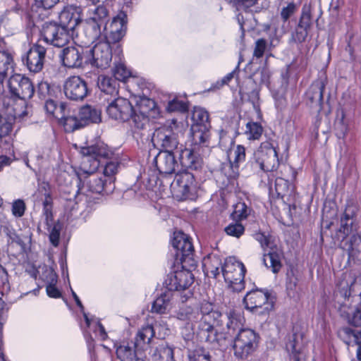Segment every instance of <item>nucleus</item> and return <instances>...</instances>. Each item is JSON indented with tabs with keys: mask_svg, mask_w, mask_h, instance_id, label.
Here are the masks:
<instances>
[{
	"mask_svg": "<svg viewBox=\"0 0 361 361\" xmlns=\"http://www.w3.org/2000/svg\"><path fill=\"white\" fill-rule=\"evenodd\" d=\"M51 88L47 82H41L38 84L37 94L42 99H47L51 94Z\"/></svg>",
	"mask_w": 361,
	"mask_h": 361,
	"instance_id": "bf43d9fd",
	"label": "nucleus"
},
{
	"mask_svg": "<svg viewBox=\"0 0 361 361\" xmlns=\"http://www.w3.org/2000/svg\"><path fill=\"white\" fill-rule=\"evenodd\" d=\"M254 156L256 163L264 171H274L279 165L276 148L269 142L261 143Z\"/></svg>",
	"mask_w": 361,
	"mask_h": 361,
	"instance_id": "ddd939ff",
	"label": "nucleus"
},
{
	"mask_svg": "<svg viewBox=\"0 0 361 361\" xmlns=\"http://www.w3.org/2000/svg\"><path fill=\"white\" fill-rule=\"evenodd\" d=\"M223 316L224 314L216 310L207 315L202 316L197 331L201 341L210 343L216 342L221 345V341L214 326V325L220 326Z\"/></svg>",
	"mask_w": 361,
	"mask_h": 361,
	"instance_id": "6e6552de",
	"label": "nucleus"
},
{
	"mask_svg": "<svg viewBox=\"0 0 361 361\" xmlns=\"http://www.w3.org/2000/svg\"><path fill=\"white\" fill-rule=\"evenodd\" d=\"M289 188L288 182L282 178H277L275 180V190L279 195L284 196Z\"/></svg>",
	"mask_w": 361,
	"mask_h": 361,
	"instance_id": "13d9d810",
	"label": "nucleus"
},
{
	"mask_svg": "<svg viewBox=\"0 0 361 361\" xmlns=\"http://www.w3.org/2000/svg\"><path fill=\"white\" fill-rule=\"evenodd\" d=\"M267 47V40L264 38L258 39L255 42V48L253 51V56L256 57L257 59L262 58L265 52Z\"/></svg>",
	"mask_w": 361,
	"mask_h": 361,
	"instance_id": "4d7b16f0",
	"label": "nucleus"
},
{
	"mask_svg": "<svg viewBox=\"0 0 361 361\" xmlns=\"http://www.w3.org/2000/svg\"><path fill=\"white\" fill-rule=\"evenodd\" d=\"M130 120L131 121L130 126L134 129L135 133H136L137 130L145 129L149 122L147 116L142 113H136L134 109Z\"/></svg>",
	"mask_w": 361,
	"mask_h": 361,
	"instance_id": "37998d69",
	"label": "nucleus"
},
{
	"mask_svg": "<svg viewBox=\"0 0 361 361\" xmlns=\"http://www.w3.org/2000/svg\"><path fill=\"white\" fill-rule=\"evenodd\" d=\"M117 357L121 361H135L140 360L135 355V350L128 345H121L116 348Z\"/></svg>",
	"mask_w": 361,
	"mask_h": 361,
	"instance_id": "4c0bfd02",
	"label": "nucleus"
},
{
	"mask_svg": "<svg viewBox=\"0 0 361 361\" xmlns=\"http://www.w3.org/2000/svg\"><path fill=\"white\" fill-rule=\"evenodd\" d=\"M50 283L47 286V295L51 298H58L61 296L60 291L56 288L57 276L53 271H49Z\"/></svg>",
	"mask_w": 361,
	"mask_h": 361,
	"instance_id": "864d4df0",
	"label": "nucleus"
},
{
	"mask_svg": "<svg viewBox=\"0 0 361 361\" xmlns=\"http://www.w3.org/2000/svg\"><path fill=\"white\" fill-rule=\"evenodd\" d=\"M149 354L152 361H175L173 348L163 341L153 344Z\"/></svg>",
	"mask_w": 361,
	"mask_h": 361,
	"instance_id": "cd10ccee",
	"label": "nucleus"
},
{
	"mask_svg": "<svg viewBox=\"0 0 361 361\" xmlns=\"http://www.w3.org/2000/svg\"><path fill=\"white\" fill-rule=\"evenodd\" d=\"M325 82L322 79H318L312 82L306 92V96L312 107L322 109Z\"/></svg>",
	"mask_w": 361,
	"mask_h": 361,
	"instance_id": "bb28decb",
	"label": "nucleus"
},
{
	"mask_svg": "<svg viewBox=\"0 0 361 361\" xmlns=\"http://www.w3.org/2000/svg\"><path fill=\"white\" fill-rule=\"evenodd\" d=\"M74 40L77 47H68L62 50L61 58L62 63L68 68H79L82 65L83 59L86 60V51L85 48L90 46H83L79 44L76 41V35Z\"/></svg>",
	"mask_w": 361,
	"mask_h": 361,
	"instance_id": "aec40b11",
	"label": "nucleus"
},
{
	"mask_svg": "<svg viewBox=\"0 0 361 361\" xmlns=\"http://www.w3.org/2000/svg\"><path fill=\"white\" fill-rule=\"evenodd\" d=\"M193 125L192 128H203V130H209L211 124L208 112L200 107H195L192 114Z\"/></svg>",
	"mask_w": 361,
	"mask_h": 361,
	"instance_id": "72a5a7b5",
	"label": "nucleus"
},
{
	"mask_svg": "<svg viewBox=\"0 0 361 361\" xmlns=\"http://www.w3.org/2000/svg\"><path fill=\"white\" fill-rule=\"evenodd\" d=\"M12 130V124L0 115V139L8 135Z\"/></svg>",
	"mask_w": 361,
	"mask_h": 361,
	"instance_id": "774afa93",
	"label": "nucleus"
},
{
	"mask_svg": "<svg viewBox=\"0 0 361 361\" xmlns=\"http://www.w3.org/2000/svg\"><path fill=\"white\" fill-rule=\"evenodd\" d=\"M171 190L173 195L178 200H184L190 198L193 190L183 184H177V181L175 180L171 184Z\"/></svg>",
	"mask_w": 361,
	"mask_h": 361,
	"instance_id": "79ce46f5",
	"label": "nucleus"
},
{
	"mask_svg": "<svg viewBox=\"0 0 361 361\" xmlns=\"http://www.w3.org/2000/svg\"><path fill=\"white\" fill-rule=\"evenodd\" d=\"M82 8L75 5H68L59 13V22L61 27L66 28L72 35H75L81 28Z\"/></svg>",
	"mask_w": 361,
	"mask_h": 361,
	"instance_id": "2eb2a0df",
	"label": "nucleus"
},
{
	"mask_svg": "<svg viewBox=\"0 0 361 361\" xmlns=\"http://www.w3.org/2000/svg\"><path fill=\"white\" fill-rule=\"evenodd\" d=\"M173 151H160L154 158L157 170L160 173L172 174L176 172L178 164Z\"/></svg>",
	"mask_w": 361,
	"mask_h": 361,
	"instance_id": "4be33fe9",
	"label": "nucleus"
},
{
	"mask_svg": "<svg viewBox=\"0 0 361 361\" xmlns=\"http://www.w3.org/2000/svg\"><path fill=\"white\" fill-rule=\"evenodd\" d=\"M174 180L177 181V184H183L193 190L195 189V178L190 172L183 171L178 173Z\"/></svg>",
	"mask_w": 361,
	"mask_h": 361,
	"instance_id": "49530a36",
	"label": "nucleus"
},
{
	"mask_svg": "<svg viewBox=\"0 0 361 361\" xmlns=\"http://www.w3.org/2000/svg\"><path fill=\"white\" fill-rule=\"evenodd\" d=\"M243 303L246 309L261 314H268L274 308V300L269 293L259 289L248 292Z\"/></svg>",
	"mask_w": 361,
	"mask_h": 361,
	"instance_id": "9d476101",
	"label": "nucleus"
},
{
	"mask_svg": "<svg viewBox=\"0 0 361 361\" xmlns=\"http://www.w3.org/2000/svg\"><path fill=\"white\" fill-rule=\"evenodd\" d=\"M195 312L194 310L189 306H183L179 308L176 313V317L181 321H193L196 319Z\"/></svg>",
	"mask_w": 361,
	"mask_h": 361,
	"instance_id": "603ef678",
	"label": "nucleus"
},
{
	"mask_svg": "<svg viewBox=\"0 0 361 361\" xmlns=\"http://www.w3.org/2000/svg\"><path fill=\"white\" fill-rule=\"evenodd\" d=\"M9 92L12 96L20 99V103L13 108L9 112L14 118H22L27 115L26 101L31 99L35 93V87L32 81L21 74L11 75L8 81Z\"/></svg>",
	"mask_w": 361,
	"mask_h": 361,
	"instance_id": "20e7f679",
	"label": "nucleus"
},
{
	"mask_svg": "<svg viewBox=\"0 0 361 361\" xmlns=\"http://www.w3.org/2000/svg\"><path fill=\"white\" fill-rule=\"evenodd\" d=\"M297 11V6L294 3H289L286 7L282 8L281 11V18L286 22L287 21L295 12Z\"/></svg>",
	"mask_w": 361,
	"mask_h": 361,
	"instance_id": "0e129e2a",
	"label": "nucleus"
},
{
	"mask_svg": "<svg viewBox=\"0 0 361 361\" xmlns=\"http://www.w3.org/2000/svg\"><path fill=\"white\" fill-rule=\"evenodd\" d=\"M63 92L67 98L73 101H82L88 94L86 81L78 75L68 77L63 84Z\"/></svg>",
	"mask_w": 361,
	"mask_h": 361,
	"instance_id": "a211bd4d",
	"label": "nucleus"
},
{
	"mask_svg": "<svg viewBox=\"0 0 361 361\" xmlns=\"http://www.w3.org/2000/svg\"><path fill=\"white\" fill-rule=\"evenodd\" d=\"M152 142L161 151H173L179 145L178 136L171 126H164L157 128L152 135Z\"/></svg>",
	"mask_w": 361,
	"mask_h": 361,
	"instance_id": "4468645a",
	"label": "nucleus"
},
{
	"mask_svg": "<svg viewBox=\"0 0 361 361\" xmlns=\"http://www.w3.org/2000/svg\"><path fill=\"white\" fill-rule=\"evenodd\" d=\"M104 100L108 103L106 111L110 118L121 121L130 120L133 108L129 100L119 97L104 98Z\"/></svg>",
	"mask_w": 361,
	"mask_h": 361,
	"instance_id": "dca6fc26",
	"label": "nucleus"
},
{
	"mask_svg": "<svg viewBox=\"0 0 361 361\" xmlns=\"http://www.w3.org/2000/svg\"><path fill=\"white\" fill-rule=\"evenodd\" d=\"M127 14L123 11H120L113 18L109 27V42L116 43L124 37L127 30Z\"/></svg>",
	"mask_w": 361,
	"mask_h": 361,
	"instance_id": "5701e85b",
	"label": "nucleus"
},
{
	"mask_svg": "<svg viewBox=\"0 0 361 361\" xmlns=\"http://www.w3.org/2000/svg\"><path fill=\"white\" fill-rule=\"evenodd\" d=\"M62 226L58 221L51 226H47V230L49 232V238L51 243L54 246H58L60 239V233Z\"/></svg>",
	"mask_w": 361,
	"mask_h": 361,
	"instance_id": "8fccbe9b",
	"label": "nucleus"
},
{
	"mask_svg": "<svg viewBox=\"0 0 361 361\" xmlns=\"http://www.w3.org/2000/svg\"><path fill=\"white\" fill-rule=\"evenodd\" d=\"M4 232L6 233L8 238V243L13 244L16 243L20 246H23L24 243L20 237L16 233V231L9 227H5Z\"/></svg>",
	"mask_w": 361,
	"mask_h": 361,
	"instance_id": "6e6d98bb",
	"label": "nucleus"
},
{
	"mask_svg": "<svg viewBox=\"0 0 361 361\" xmlns=\"http://www.w3.org/2000/svg\"><path fill=\"white\" fill-rule=\"evenodd\" d=\"M176 153L178 154L180 164L184 171L186 169L197 170L201 168L202 159L195 149L182 148V146Z\"/></svg>",
	"mask_w": 361,
	"mask_h": 361,
	"instance_id": "b1692460",
	"label": "nucleus"
},
{
	"mask_svg": "<svg viewBox=\"0 0 361 361\" xmlns=\"http://www.w3.org/2000/svg\"><path fill=\"white\" fill-rule=\"evenodd\" d=\"M242 322L240 315L234 310H230L223 316V321L220 327H221L222 332L219 334V338L221 341V345L224 341H233L234 336L238 334L241 328Z\"/></svg>",
	"mask_w": 361,
	"mask_h": 361,
	"instance_id": "f3484780",
	"label": "nucleus"
},
{
	"mask_svg": "<svg viewBox=\"0 0 361 361\" xmlns=\"http://www.w3.org/2000/svg\"><path fill=\"white\" fill-rule=\"evenodd\" d=\"M109 20V11L103 4L89 7L87 18L76 33V41L79 44L90 46L102 35V29L106 30Z\"/></svg>",
	"mask_w": 361,
	"mask_h": 361,
	"instance_id": "f257e3e1",
	"label": "nucleus"
},
{
	"mask_svg": "<svg viewBox=\"0 0 361 361\" xmlns=\"http://www.w3.org/2000/svg\"><path fill=\"white\" fill-rule=\"evenodd\" d=\"M339 293L343 298L338 301V311L348 324L361 326V283L354 281L348 289H341Z\"/></svg>",
	"mask_w": 361,
	"mask_h": 361,
	"instance_id": "f03ea898",
	"label": "nucleus"
},
{
	"mask_svg": "<svg viewBox=\"0 0 361 361\" xmlns=\"http://www.w3.org/2000/svg\"><path fill=\"white\" fill-rule=\"evenodd\" d=\"M118 164L114 161L107 162L103 171V177L107 180L111 179L113 181L112 176L116 174L117 171Z\"/></svg>",
	"mask_w": 361,
	"mask_h": 361,
	"instance_id": "052dcab7",
	"label": "nucleus"
},
{
	"mask_svg": "<svg viewBox=\"0 0 361 361\" xmlns=\"http://www.w3.org/2000/svg\"><path fill=\"white\" fill-rule=\"evenodd\" d=\"M169 111H185L187 110L188 106L184 102L178 99H173L170 101L166 107Z\"/></svg>",
	"mask_w": 361,
	"mask_h": 361,
	"instance_id": "e2e57ef3",
	"label": "nucleus"
},
{
	"mask_svg": "<svg viewBox=\"0 0 361 361\" xmlns=\"http://www.w3.org/2000/svg\"><path fill=\"white\" fill-rule=\"evenodd\" d=\"M245 135L248 140H259L262 134L263 128L257 122H248L246 124Z\"/></svg>",
	"mask_w": 361,
	"mask_h": 361,
	"instance_id": "c03bdc74",
	"label": "nucleus"
},
{
	"mask_svg": "<svg viewBox=\"0 0 361 361\" xmlns=\"http://www.w3.org/2000/svg\"><path fill=\"white\" fill-rule=\"evenodd\" d=\"M339 336L345 340V342L349 345L350 343L354 342L356 345H361V331H355L349 327H344L339 330Z\"/></svg>",
	"mask_w": 361,
	"mask_h": 361,
	"instance_id": "c9c22d12",
	"label": "nucleus"
},
{
	"mask_svg": "<svg viewBox=\"0 0 361 361\" xmlns=\"http://www.w3.org/2000/svg\"><path fill=\"white\" fill-rule=\"evenodd\" d=\"M192 140L197 144H202L206 142L208 138L209 130H203V128H192Z\"/></svg>",
	"mask_w": 361,
	"mask_h": 361,
	"instance_id": "5fc2aeb1",
	"label": "nucleus"
},
{
	"mask_svg": "<svg viewBox=\"0 0 361 361\" xmlns=\"http://www.w3.org/2000/svg\"><path fill=\"white\" fill-rule=\"evenodd\" d=\"M112 60V51L109 41H100L90 50L86 51L85 63L97 68L105 69L109 67Z\"/></svg>",
	"mask_w": 361,
	"mask_h": 361,
	"instance_id": "9b49d317",
	"label": "nucleus"
},
{
	"mask_svg": "<svg viewBox=\"0 0 361 361\" xmlns=\"http://www.w3.org/2000/svg\"><path fill=\"white\" fill-rule=\"evenodd\" d=\"M233 161H230L229 166L231 172H226L227 176L231 178H235L239 174V164L245 161V148L241 145H238L233 151Z\"/></svg>",
	"mask_w": 361,
	"mask_h": 361,
	"instance_id": "2f4dec72",
	"label": "nucleus"
},
{
	"mask_svg": "<svg viewBox=\"0 0 361 361\" xmlns=\"http://www.w3.org/2000/svg\"><path fill=\"white\" fill-rule=\"evenodd\" d=\"M286 348L290 353V359L293 361H300L304 348L303 334L294 328L293 333L289 336Z\"/></svg>",
	"mask_w": 361,
	"mask_h": 361,
	"instance_id": "a878e982",
	"label": "nucleus"
},
{
	"mask_svg": "<svg viewBox=\"0 0 361 361\" xmlns=\"http://www.w3.org/2000/svg\"><path fill=\"white\" fill-rule=\"evenodd\" d=\"M53 202L51 196L47 194L45 196V199L43 202V213L42 216L44 220L46 226H51L55 222H54L53 213Z\"/></svg>",
	"mask_w": 361,
	"mask_h": 361,
	"instance_id": "ea45409f",
	"label": "nucleus"
},
{
	"mask_svg": "<svg viewBox=\"0 0 361 361\" xmlns=\"http://www.w3.org/2000/svg\"><path fill=\"white\" fill-rule=\"evenodd\" d=\"M41 34L45 42L56 47L66 46L73 36L66 28L61 27L54 21L44 23Z\"/></svg>",
	"mask_w": 361,
	"mask_h": 361,
	"instance_id": "f8f14e48",
	"label": "nucleus"
},
{
	"mask_svg": "<svg viewBox=\"0 0 361 361\" xmlns=\"http://www.w3.org/2000/svg\"><path fill=\"white\" fill-rule=\"evenodd\" d=\"M173 294L167 290L161 294L152 303L151 312L157 314H165L171 308V301Z\"/></svg>",
	"mask_w": 361,
	"mask_h": 361,
	"instance_id": "473e14b6",
	"label": "nucleus"
},
{
	"mask_svg": "<svg viewBox=\"0 0 361 361\" xmlns=\"http://www.w3.org/2000/svg\"><path fill=\"white\" fill-rule=\"evenodd\" d=\"M86 184L90 191L94 193H111L114 189V181L107 180L102 176L92 175L86 180Z\"/></svg>",
	"mask_w": 361,
	"mask_h": 361,
	"instance_id": "393cba45",
	"label": "nucleus"
},
{
	"mask_svg": "<svg viewBox=\"0 0 361 361\" xmlns=\"http://www.w3.org/2000/svg\"><path fill=\"white\" fill-rule=\"evenodd\" d=\"M310 30L298 23L295 30L291 33L290 43H302L308 35Z\"/></svg>",
	"mask_w": 361,
	"mask_h": 361,
	"instance_id": "de8ad7c7",
	"label": "nucleus"
},
{
	"mask_svg": "<svg viewBox=\"0 0 361 361\" xmlns=\"http://www.w3.org/2000/svg\"><path fill=\"white\" fill-rule=\"evenodd\" d=\"M154 336V328L151 325H146L142 326L140 330L138 331L135 345H140L141 343H149L152 338Z\"/></svg>",
	"mask_w": 361,
	"mask_h": 361,
	"instance_id": "58836bf2",
	"label": "nucleus"
},
{
	"mask_svg": "<svg viewBox=\"0 0 361 361\" xmlns=\"http://www.w3.org/2000/svg\"><path fill=\"white\" fill-rule=\"evenodd\" d=\"M97 86L102 92V97L111 99L118 96V82L106 75H99L97 78Z\"/></svg>",
	"mask_w": 361,
	"mask_h": 361,
	"instance_id": "c85d7f7f",
	"label": "nucleus"
},
{
	"mask_svg": "<svg viewBox=\"0 0 361 361\" xmlns=\"http://www.w3.org/2000/svg\"><path fill=\"white\" fill-rule=\"evenodd\" d=\"M251 212V209L245 202H239L234 207L232 216L236 221L245 219Z\"/></svg>",
	"mask_w": 361,
	"mask_h": 361,
	"instance_id": "09e8293b",
	"label": "nucleus"
},
{
	"mask_svg": "<svg viewBox=\"0 0 361 361\" xmlns=\"http://www.w3.org/2000/svg\"><path fill=\"white\" fill-rule=\"evenodd\" d=\"M238 221L231 223L225 227L224 231L227 235L238 238L244 233V226Z\"/></svg>",
	"mask_w": 361,
	"mask_h": 361,
	"instance_id": "3c124183",
	"label": "nucleus"
},
{
	"mask_svg": "<svg viewBox=\"0 0 361 361\" xmlns=\"http://www.w3.org/2000/svg\"><path fill=\"white\" fill-rule=\"evenodd\" d=\"M46 49L40 44H34L27 52L25 59L23 61L30 72L39 73L44 66Z\"/></svg>",
	"mask_w": 361,
	"mask_h": 361,
	"instance_id": "412c9836",
	"label": "nucleus"
},
{
	"mask_svg": "<svg viewBox=\"0 0 361 361\" xmlns=\"http://www.w3.org/2000/svg\"><path fill=\"white\" fill-rule=\"evenodd\" d=\"M312 16V13L311 6L310 5H304L302 8L298 24L302 25L308 30H310L313 23Z\"/></svg>",
	"mask_w": 361,
	"mask_h": 361,
	"instance_id": "a18cd8bd",
	"label": "nucleus"
},
{
	"mask_svg": "<svg viewBox=\"0 0 361 361\" xmlns=\"http://www.w3.org/2000/svg\"><path fill=\"white\" fill-rule=\"evenodd\" d=\"M35 6L42 11H51L59 2V0H35Z\"/></svg>",
	"mask_w": 361,
	"mask_h": 361,
	"instance_id": "69168bd1",
	"label": "nucleus"
},
{
	"mask_svg": "<svg viewBox=\"0 0 361 361\" xmlns=\"http://www.w3.org/2000/svg\"><path fill=\"white\" fill-rule=\"evenodd\" d=\"M183 267L182 270L171 274L166 280V286L169 290H184L188 289L194 281V276L189 267Z\"/></svg>",
	"mask_w": 361,
	"mask_h": 361,
	"instance_id": "6ab92c4d",
	"label": "nucleus"
},
{
	"mask_svg": "<svg viewBox=\"0 0 361 361\" xmlns=\"http://www.w3.org/2000/svg\"><path fill=\"white\" fill-rule=\"evenodd\" d=\"M263 262L266 267L271 268L274 273H278L281 267L280 255L276 251H269L264 254Z\"/></svg>",
	"mask_w": 361,
	"mask_h": 361,
	"instance_id": "e433bc0d",
	"label": "nucleus"
},
{
	"mask_svg": "<svg viewBox=\"0 0 361 361\" xmlns=\"http://www.w3.org/2000/svg\"><path fill=\"white\" fill-rule=\"evenodd\" d=\"M66 105L63 102H60L56 106V113L54 116L61 121L67 130H75L80 128L81 126L78 124V120L73 116H66Z\"/></svg>",
	"mask_w": 361,
	"mask_h": 361,
	"instance_id": "7c9ffc66",
	"label": "nucleus"
},
{
	"mask_svg": "<svg viewBox=\"0 0 361 361\" xmlns=\"http://www.w3.org/2000/svg\"><path fill=\"white\" fill-rule=\"evenodd\" d=\"M0 53L4 54L7 57L8 61L4 65V71L8 73L9 68H12L11 63L13 62V56L6 49V42L2 37H0Z\"/></svg>",
	"mask_w": 361,
	"mask_h": 361,
	"instance_id": "680f3d73",
	"label": "nucleus"
},
{
	"mask_svg": "<svg viewBox=\"0 0 361 361\" xmlns=\"http://www.w3.org/2000/svg\"><path fill=\"white\" fill-rule=\"evenodd\" d=\"M78 124L83 126L89 123H99L101 121V111L90 105L83 106L79 111Z\"/></svg>",
	"mask_w": 361,
	"mask_h": 361,
	"instance_id": "c756f323",
	"label": "nucleus"
},
{
	"mask_svg": "<svg viewBox=\"0 0 361 361\" xmlns=\"http://www.w3.org/2000/svg\"><path fill=\"white\" fill-rule=\"evenodd\" d=\"M357 230L353 216L345 209L337 233L338 238H341L340 247L348 252L349 258L361 262V237Z\"/></svg>",
	"mask_w": 361,
	"mask_h": 361,
	"instance_id": "7ed1b4c3",
	"label": "nucleus"
},
{
	"mask_svg": "<svg viewBox=\"0 0 361 361\" xmlns=\"http://www.w3.org/2000/svg\"><path fill=\"white\" fill-rule=\"evenodd\" d=\"M172 245L176 250V257L182 267L195 268L197 261L194 259V247L191 238L182 231L174 232Z\"/></svg>",
	"mask_w": 361,
	"mask_h": 361,
	"instance_id": "0eeeda50",
	"label": "nucleus"
},
{
	"mask_svg": "<svg viewBox=\"0 0 361 361\" xmlns=\"http://www.w3.org/2000/svg\"><path fill=\"white\" fill-rule=\"evenodd\" d=\"M232 341L235 357L244 359L255 350L258 342V335L251 329H243L234 336Z\"/></svg>",
	"mask_w": 361,
	"mask_h": 361,
	"instance_id": "1a4fd4ad",
	"label": "nucleus"
},
{
	"mask_svg": "<svg viewBox=\"0 0 361 361\" xmlns=\"http://www.w3.org/2000/svg\"><path fill=\"white\" fill-rule=\"evenodd\" d=\"M188 357L189 361H212L209 352L202 347L188 350Z\"/></svg>",
	"mask_w": 361,
	"mask_h": 361,
	"instance_id": "a19ab883",
	"label": "nucleus"
},
{
	"mask_svg": "<svg viewBox=\"0 0 361 361\" xmlns=\"http://www.w3.org/2000/svg\"><path fill=\"white\" fill-rule=\"evenodd\" d=\"M244 264L234 257L226 259L221 267V274L228 286L235 292H240L245 288L244 276L245 273Z\"/></svg>",
	"mask_w": 361,
	"mask_h": 361,
	"instance_id": "423d86ee",
	"label": "nucleus"
},
{
	"mask_svg": "<svg viewBox=\"0 0 361 361\" xmlns=\"http://www.w3.org/2000/svg\"><path fill=\"white\" fill-rule=\"evenodd\" d=\"M222 264L217 256H209L204 259L203 266L207 274H210L214 278H217L221 272Z\"/></svg>",
	"mask_w": 361,
	"mask_h": 361,
	"instance_id": "f704fd0d",
	"label": "nucleus"
},
{
	"mask_svg": "<svg viewBox=\"0 0 361 361\" xmlns=\"http://www.w3.org/2000/svg\"><path fill=\"white\" fill-rule=\"evenodd\" d=\"M25 204L22 200H17L12 204V213L16 217H21L25 211Z\"/></svg>",
	"mask_w": 361,
	"mask_h": 361,
	"instance_id": "338daca9",
	"label": "nucleus"
},
{
	"mask_svg": "<svg viewBox=\"0 0 361 361\" xmlns=\"http://www.w3.org/2000/svg\"><path fill=\"white\" fill-rule=\"evenodd\" d=\"M80 153L83 155L82 168L87 173H94L99 166L102 159H111L113 152L104 142L82 147Z\"/></svg>",
	"mask_w": 361,
	"mask_h": 361,
	"instance_id": "39448f33",
	"label": "nucleus"
}]
</instances>
